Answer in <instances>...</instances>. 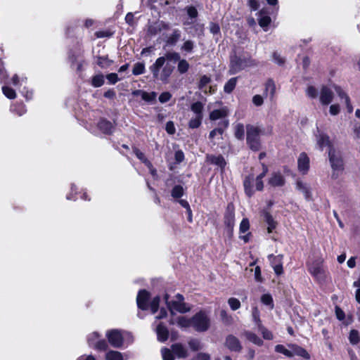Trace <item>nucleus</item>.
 I'll return each mask as SVG.
<instances>
[{"mask_svg":"<svg viewBox=\"0 0 360 360\" xmlns=\"http://www.w3.org/2000/svg\"><path fill=\"white\" fill-rule=\"evenodd\" d=\"M262 172L257 175L250 174L248 175L243 181V186L245 193L249 196H252L255 191H262L264 188L263 178L266 176L268 172L267 166L262 163Z\"/></svg>","mask_w":360,"mask_h":360,"instance_id":"nucleus-1","label":"nucleus"},{"mask_svg":"<svg viewBox=\"0 0 360 360\" xmlns=\"http://www.w3.org/2000/svg\"><path fill=\"white\" fill-rule=\"evenodd\" d=\"M165 57H159L155 62L150 66L149 69L155 79L164 83H167L173 72V68L168 64L165 65Z\"/></svg>","mask_w":360,"mask_h":360,"instance_id":"nucleus-2","label":"nucleus"},{"mask_svg":"<svg viewBox=\"0 0 360 360\" xmlns=\"http://www.w3.org/2000/svg\"><path fill=\"white\" fill-rule=\"evenodd\" d=\"M164 299L172 315L175 312L185 314L191 310V305L184 302V296L181 294H176L171 300H169V295L166 294Z\"/></svg>","mask_w":360,"mask_h":360,"instance_id":"nucleus-3","label":"nucleus"},{"mask_svg":"<svg viewBox=\"0 0 360 360\" xmlns=\"http://www.w3.org/2000/svg\"><path fill=\"white\" fill-rule=\"evenodd\" d=\"M149 297L150 293L148 291L145 290H140L136 297L137 306L142 310H147L150 307L151 313L155 314L158 311L159 307L160 297L156 296L153 297L150 304L148 303Z\"/></svg>","mask_w":360,"mask_h":360,"instance_id":"nucleus-4","label":"nucleus"},{"mask_svg":"<svg viewBox=\"0 0 360 360\" xmlns=\"http://www.w3.org/2000/svg\"><path fill=\"white\" fill-rule=\"evenodd\" d=\"M106 337L109 343L114 347H121L124 342L131 343L133 342V337L130 333L120 331L116 329L107 331Z\"/></svg>","mask_w":360,"mask_h":360,"instance_id":"nucleus-5","label":"nucleus"},{"mask_svg":"<svg viewBox=\"0 0 360 360\" xmlns=\"http://www.w3.org/2000/svg\"><path fill=\"white\" fill-rule=\"evenodd\" d=\"M256 65V61L248 54L245 56H237L235 54L231 58L230 72L233 75L247 67L255 66Z\"/></svg>","mask_w":360,"mask_h":360,"instance_id":"nucleus-6","label":"nucleus"},{"mask_svg":"<svg viewBox=\"0 0 360 360\" xmlns=\"http://www.w3.org/2000/svg\"><path fill=\"white\" fill-rule=\"evenodd\" d=\"M247 143L252 150L257 151L261 148L260 136L262 129L257 126L247 125Z\"/></svg>","mask_w":360,"mask_h":360,"instance_id":"nucleus-7","label":"nucleus"},{"mask_svg":"<svg viewBox=\"0 0 360 360\" xmlns=\"http://www.w3.org/2000/svg\"><path fill=\"white\" fill-rule=\"evenodd\" d=\"M329 162L333 169L332 178L337 179L343 170V162L340 154L335 148H330L328 151Z\"/></svg>","mask_w":360,"mask_h":360,"instance_id":"nucleus-8","label":"nucleus"},{"mask_svg":"<svg viewBox=\"0 0 360 360\" xmlns=\"http://www.w3.org/2000/svg\"><path fill=\"white\" fill-rule=\"evenodd\" d=\"M192 327L198 332H204L210 326V320L206 312L200 311L192 316Z\"/></svg>","mask_w":360,"mask_h":360,"instance_id":"nucleus-9","label":"nucleus"},{"mask_svg":"<svg viewBox=\"0 0 360 360\" xmlns=\"http://www.w3.org/2000/svg\"><path fill=\"white\" fill-rule=\"evenodd\" d=\"M229 109L226 106H221L219 109L213 110L210 113V119L212 121L217 120H221L219 125L223 127L224 129H226L229 124V120L226 117L229 115Z\"/></svg>","mask_w":360,"mask_h":360,"instance_id":"nucleus-10","label":"nucleus"},{"mask_svg":"<svg viewBox=\"0 0 360 360\" xmlns=\"http://www.w3.org/2000/svg\"><path fill=\"white\" fill-rule=\"evenodd\" d=\"M87 342L90 347L98 350H105L108 344L105 340L101 338V335L97 332H93L87 336Z\"/></svg>","mask_w":360,"mask_h":360,"instance_id":"nucleus-11","label":"nucleus"},{"mask_svg":"<svg viewBox=\"0 0 360 360\" xmlns=\"http://www.w3.org/2000/svg\"><path fill=\"white\" fill-rule=\"evenodd\" d=\"M315 139L316 147L321 150H323L326 147L328 148V150L330 148H334L330 140V137L320 130H318L317 133L315 134Z\"/></svg>","mask_w":360,"mask_h":360,"instance_id":"nucleus-12","label":"nucleus"},{"mask_svg":"<svg viewBox=\"0 0 360 360\" xmlns=\"http://www.w3.org/2000/svg\"><path fill=\"white\" fill-rule=\"evenodd\" d=\"M224 345L231 352H240L242 349L239 340L233 335H229L226 338Z\"/></svg>","mask_w":360,"mask_h":360,"instance_id":"nucleus-13","label":"nucleus"},{"mask_svg":"<svg viewBox=\"0 0 360 360\" xmlns=\"http://www.w3.org/2000/svg\"><path fill=\"white\" fill-rule=\"evenodd\" d=\"M309 158L305 153L300 154L297 159V168L300 173L306 174L309 169Z\"/></svg>","mask_w":360,"mask_h":360,"instance_id":"nucleus-14","label":"nucleus"},{"mask_svg":"<svg viewBox=\"0 0 360 360\" xmlns=\"http://www.w3.org/2000/svg\"><path fill=\"white\" fill-rule=\"evenodd\" d=\"M333 93L330 88L323 86L321 89L319 101L322 105H327L333 101Z\"/></svg>","mask_w":360,"mask_h":360,"instance_id":"nucleus-15","label":"nucleus"},{"mask_svg":"<svg viewBox=\"0 0 360 360\" xmlns=\"http://www.w3.org/2000/svg\"><path fill=\"white\" fill-rule=\"evenodd\" d=\"M192 317L191 319L184 316H179L176 318H171L169 320V323L171 325L176 324L181 328H187L189 327H192Z\"/></svg>","mask_w":360,"mask_h":360,"instance_id":"nucleus-16","label":"nucleus"},{"mask_svg":"<svg viewBox=\"0 0 360 360\" xmlns=\"http://www.w3.org/2000/svg\"><path fill=\"white\" fill-rule=\"evenodd\" d=\"M235 221V214H234V208L233 205L229 204L227 206L225 217H224V224L225 225L230 229L232 230L234 226Z\"/></svg>","mask_w":360,"mask_h":360,"instance_id":"nucleus-17","label":"nucleus"},{"mask_svg":"<svg viewBox=\"0 0 360 360\" xmlns=\"http://www.w3.org/2000/svg\"><path fill=\"white\" fill-rule=\"evenodd\" d=\"M285 180L284 176L279 172H274L268 180V184L273 187H281L284 186Z\"/></svg>","mask_w":360,"mask_h":360,"instance_id":"nucleus-18","label":"nucleus"},{"mask_svg":"<svg viewBox=\"0 0 360 360\" xmlns=\"http://www.w3.org/2000/svg\"><path fill=\"white\" fill-rule=\"evenodd\" d=\"M250 229L249 220L247 218H244L240 224V238L247 243L250 240V233L248 232Z\"/></svg>","mask_w":360,"mask_h":360,"instance_id":"nucleus-19","label":"nucleus"},{"mask_svg":"<svg viewBox=\"0 0 360 360\" xmlns=\"http://www.w3.org/2000/svg\"><path fill=\"white\" fill-rule=\"evenodd\" d=\"M259 25L264 29V31L267 30L268 26L271 22V18L269 16L268 13L262 9L258 13Z\"/></svg>","mask_w":360,"mask_h":360,"instance_id":"nucleus-20","label":"nucleus"},{"mask_svg":"<svg viewBox=\"0 0 360 360\" xmlns=\"http://www.w3.org/2000/svg\"><path fill=\"white\" fill-rule=\"evenodd\" d=\"M309 273L316 279H321L323 276V270L320 263L314 262L309 265Z\"/></svg>","mask_w":360,"mask_h":360,"instance_id":"nucleus-21","label":"nucleus"},{"mask_svg":"<svg viewBox=\"0 0 360 360\" xmlns=\"http://www.w3.org/2000/svg\"><path fill=\"white\" fill-rule=\"evenodd\" d=\"M288 347L290 349L291 353H292V357L294 356H300L303 357L305 359H309L310 355L307 352L306 349L304 348L295 345V344H290L288 345Z\"/></svg>","mask_w":360,"mask_h":360,"instance_id":"nucleus-22","label":"nucleus"},{"mask_svg":"<svg viewBox=\"0 0 360 360\" xmlns=\"http://www.w3.org/2000/svg\"><path fill=\"white\" fill-rule=\"evenodd\" d=\"M206 160L208 162L219 167L221 170L224 169L226 165L224 157L221 155H207L206 156Z\"/></svg>","mask_w":360,"mask_h":360,"instance_id":"nucleus-23","label":"nucleus"},{"mask_svg":"<svg viewBox=\"0 0 360 360\" xmlns=\"http://www.w3.org/2000/svg\"><path fill=\"white\" fill-rule=\"evenodd\" d=\"M98 129L104 134H111L113 130V125L112 124L106 120H101L98 124Z\"/></svg>","mask_w":360,"mask_h":360,"instance_id":"nucleus-24","label":"nucleus"},{"mask_svg":"<svg viewBox=\"0 0 360 360\" xmlns=\"http://www.w3.org/2000/svg\"><path fill=\"white\" fill-rule=\"evenodd\" d=\"M336 93L338 94V96L342 98L345 100L346 107L347 109L348 112L351 113L353 111V106L350 103V99L349 96L341 89L339 86L335 87Z\"/></svg>","mask_w":360,"mask_h":360,"instance_id":"nucleus-25","label":"nucleus"},{"mask_svg":"<svg viewBox=\"0 0 360 360\" xmlns=\"http://www.w3.org/2000/svg\"><path fill=\"white\" fill-rule=\"evenodd\" d=\"M173 353L178 358H186L188 356L186 349L181 344H174L172 346Z\"/></svg>","mask_w":360,"mask_h":360,"instance_id":"nucleus-26","label":"nucleus"},{"mask_svg":"<svg viewBox=\"0 0 360 360\" xmlns=\"http://www.w3.org/2000/svg\"><path fill=\"white\" fill-rule=\"evenodd\" d=\"M262 217L268 225V232L271 233L273 230L276 229L277 223L274 221L272 216L267 212H264Z\"/></svg>","mask_w":360,"mask_h":360,"instance_id":"nucleus-27","label":"nucleus"},{"mask_svg":"<svg viewBox=\"0 0 360 360\" xmlns=\"http://www.w3.org/2000/svg\"><path fill=\"white\" fill-rule=\"evenodd\" d=\"M156 333L159 341L164 342L168 338V330L162 323L157 326Z\"/></svg>","mask_w":360,"mask_h":360,"instance_id":"nucleus-28","label":"nucleus"},{"mask_svg":"<svg viewBox=\"0 0 360 360\" xmlns=\"http://www.w3.org/2000/svg\"><path fill=\"white\" fill-rule=\"evenodd\" d=\"M245 338L249 340L250 342H252L253 344L257 345V346H262L263 345L262 340L258 337L256 334L250 332V331H245L243 333Z\"/></svg>","mask_w":360,"mask_h":360,"instance_id":"nucleus-29","label":"nucleus"},{"mask_svg":"<svg viewBox=\"0 0 360 360\" xmlns=\"http://www.w3.org/2000/svg\"><path fill=\"white\" fill-rule=\"evenodd\" d=\"M296 188L302 192L307 200H309L311 197V192L309 186L301 181H297Z\"/></svg>","mask_w":360,"mask_h":360,"instance_id":"nucleus-30","label":"nucleus"},{"mask_svg":"<svg viewBox=\"0 0 360 360\" xmlns=\"http://www.w3.org/2000/svg\"><path fill=\"white\" fill-rule=\"evenodd\" d=\"M139 94H141L142 99L147 102L154 101L157 96V94L155 92L148 93L146 91H136L133 92V94L134 95H137Z\"/></svg>","mask_w":360,"mask_h":360,"instance_id":"nucleus-31","label":"nucleus"},{"mask_svg":"<svg viewBox=\"0 0 360 360\" xmlns=\"http://www.w3.org/2000/svg\"><path fill=\"white\" fill-rule=\"evenodd\" d=\"M276 93V85L273 80L269 79L265 84L264 94L267 96L269 95L271 98L274 96Z\"/></svg>","mask_w":360,"mask_h":360,"instance_id":"nucleus-32","label":"nucleus"},{"mask_svg":"<svg viewBox=\"0 0 360 360\" xmlns=\"http://www.w3.org/2000/svg\"><path fill=\"white\" fill-rule=\"evenodd\" d=\"M181 37V32L179 30H174L172 34L168 37L166 43L168 45H174Z\"/></svg>","mask_w":360,"mask_h":360,"instance_id":"nucleus-33","label":"nucleus"},{"mask_svg":"<svg viewBox=\"0 0 360 360\" xmlns=\"http://www.w3.org/2000/svg\"><path fill=\"white\" fill-rule=\"evenodd\" d=\"M105 360H124V358L120 352L111 350L105 354Z\"/></svg>","mask_w":360,"mask_h":360,"instance_id":"nucleus-34","label":"nucleus"},{"mask_svg":"<svg viewBox=\"0 0 360 360\" xmlns=\"http://www.w3.org/2000/svg\"><path fill=\"white\" fill-rule=\"evenodd\" d=\"M236 82H237V78L236 77H233V78H231L224 85V90L226 93H231L233 89L234 88L236 87Z\"/></svg>","mask_w":360,"mask_h":360,"instance_id":"nucleus-35","label":"nucleus"},{"mask_svg":"<svg viewBox=\"0 0 360 360\" xmlns=\"http://www.w3.org/2000/svg\"><path fill=\"white\" fill-rule=\"evenodd\" d=\"M203 108H204L203 104L199 101L193 103L191 106V109L195 113V116H198V115L202 116Z\"/></svg>","mask_w":360,"mask_h":360,"instance_id":"nucleus-36","label":"nucleus"},{"mask_svg":"<svg viewBox=\"0 0 360 360\" xmlns=\"http://www.w3.org/2000/svg\"><path fill=\"white\" fill-rule=\"evenodd\" d=\"M104 84V77L103 75H96L94 76L91 81V84L94 87H100Z\"/></svg>","mask_w":360,"mask_h":360,"instance_id":"nucleus-37","label":"nucleus"},{"mask_svg":"<svg viewBox=\"0 0 360 360\" xmlns=\"http://www.w3.org/2000/svg\"><path fill=\"white\" fill-rule=\"evenodd\" d=\"M235 136L239 139L242 140L244 138L245 129L244 125L241 123H238L235 126Z\"/></svg>","mask_w":360,"mask_h":360,"instance_id":"nucleus-38","label":"nucleus"},{"mask_svg":"<svg viewBox=\"0 0 360 360\" xmlns=\"http://www.w3.org/2000/svg\"><path fill=\"white\" fill-rule=\"evenodd\" d=\"M275 351L278 353L283 354L287 357L292 358V353L290 349H287L283 345H277L275 347Z\"/></svg>","mask_w":360,"mask_h":360,"instance_id":"nucleus-39","label":"nucleus"},{"mask_svg":"<svg viewBox=\"0 0 360 360\" xmlns=\"http://www.w3.org/2000/svg\"><path fill=\"white\" fill-rule=\"evenodd\" d=\"M268 258L271 263V266H273L274 265L283 264V255H276V256L274 255H269Z\"/></svg>","mask_w":360,"mask_h":360,"instance_id":"nucleus-40","label":"nucleus"},{"mask_svg":"<svg viewBox=\"0 0 360 360\" xmlns=\"http://www.w3.org/2000/svg\"><path fill=\"white\" fill-rule=\"evenodd\" d=\"M189 69V64L185 59H180L177 65V70L181 74L186 73Z\"/></svg>","mask_w":360,"mask_h":360,"instance_id":"nucleus-41","label":"nucleus"},{"mask_svg":"<svg viewBox=\"0 0 360 360\" xmlns=\"http://www.w3.org/2000/svg\"><path fill=\"white\" fill-rule=\"evenodd\" d=\"M11 110L19 116H21L26 112L25 106L22 103L12 105Z\"/></svg>","mask_w":360,"mask_h":360,"instance_id":"nucleus-42","label":"nucleus"},{"mask_svg":"<svg viewBox=\"0 0 360 360\" xmlns=\"http://www.w3.org/2000/svg\"><path fill=\"white\" fill-rule=\"evenodd\" d=\"M146 68L145 64L143 63H136L134 64L132 73L134 75H139L143 74L145 72Z\"/></svg>","mask_w":360,"mask_h":360,"instance_id":"nucleus-43","label":"nucleus"},{"mask_svg":"<svg viewBox=\"0 0 360 360\" xmlns=\"http://www.w3.org/2000/svg\"><path fill=\"white\" fill-rule=\"evenodd\" d=\"M202 116L198 115L191 119L188 123V126L191 129H195L200 126L202 123Z\"/></svg>","mask_w":360,"mask_h":360,"instance_id":"nucleus-44","label":"nucleus"},{"mask_svg":"<svg viewBox=\"0 0 360 360\" xmlns=\"http://www.w3.org/2000/svg\"><path fill=\"white\" fill-rule=\"evenodd\" d=\"M184 190L181 186L176 185L172 190V196L174 198H179L183 196Z\"/></svg>","mask_w":360,"mask_h":360,"instance_id":"nucleus-45","label":"nucleus"},{"mask_svg":"<svg viewBox=\"0 0 360 360\" xmlns=\"http://www.w3.org/2000/svg\"><path fill=\"white\" fill-rule=\"evenodd\" d=\"M349 340L351 344H357L360 341L359 332L356 330H352L349 333Z\"/></svg>","mask_w":360,"mask_h":360,"instance_id":"nucleus-46","label":"nucleus"},{"mask_svg":"<svg viewBox=\"0 0 360 360\" xmlns=\"http://www.w3.org/2000/svg\"><path fill=\"white\" fill-rule=\"evenodd\" d=\"M3 94L9 99H13L16 97L15 91L9 86H4L2 87Z\"/></svg>","mask_w":360,"mask_h":360,"instance_id":"nucleus-47","label":"nucleus"},{"mask_svg":"<svg viewBox=\"0 0 360 360\" xmlns=\"http://www.w3.org/2000/svg\"><path fill=\"white\" fill-rule=\"evenodd\" d=\"M258 328L259 329L263 338L266 340H272L274 336L271 331L267 330L264 326H263L261 323L258 325Z\"/></svg>","mask_w":360,"mask_h":360,"instance_id":"nucleus-48","label":"nucleus"},{"mask_svg":"<svg viewBox=\"0 0 360 360\" xmlns=\"http://www.w3.org/2000/svg\"><path fill=\"white\" fill-rule=\"evenodd\" d=\"M261 302L266 305L269 306L270 309L274 308V304H273V299L271 295L269 294H264L261 297Z\"/></svg>","mask_w":360,"mask_h":360,"instance_id":"nucleus-49","label":"nucleus"},{"mask_svg":"<svg viewBox=\"0 0 360 360\" xmlns=\"http://www.w3.org/2000/svg\"><path fill=\"white\" fill-rule=\"evenodd\" d=\"M228 304L230 306L231 309L233 311L237 310L240 307V301L235 297L229 298L228 300Z\"/></svg>","mask_w":360,"mask_h":360,"instance_id":"nucleus-50","label":"nucleus"},{"mask_svg":"<svg viewBox=\"0 0 360 360\" xmlns=\"http://www.w3.org/2000/svg\"><path fill=\"white\" fill-rule=\"evenodd\" d=\"M134 153L136 156L143 162L145 165L150 166V161L145 157V155L137 148H134Z\"/></svg>","mask_w":360,"mask_h":360,"instance_id":"nucleus-51","label":"nucleus"},{"mask_svg":"<svg viewBox=\"0 0 360 360\" xmlns=\"http://www.w3.org/2000/svg\"><path fill=\"white\" fill-rule=\"evenodd\" d=\"M111 63L112 61L105 57H99L97 60V64L102 68H108Z\"/></svg>","mask_w":360,"mask_h":360,"instance_id":"nucleus-52","label":"nucleus"},{"mask_svg":"<svg viewBox=\"0 0 360 360\" xmlns=\"http://www.w3.org/2000/svg\"><path fill=\"white\" fill-rule=\"evenodd\" d=\"M172 352L170 349L167 348H163L161 350L162 356L163 360H174V356Z\"/></svg>","mask_w":360,"mask_h":360,"instance_id":"nucleus-53","label":"nucleus"},{"mask_svg":"<svg viewBox=\"0 0 360 360\" xmlns=\"http://www.w3.org/2000/svg\"><path fill=\"white\" fill-rule=\"evenodd\" d=\"M188 345L193 351H197L201 349V343L197 339H192L188 342Z\"/></svg>","mask_w":360,"mask_h":360,"instance_id":"nucleus-54","label":"nucleus"},{"mask_svg":"<svg viewBox=\"0 0 360 360\" xmlns=\"http://www.w3.org/2000/svg\"><path fill=\"white\" fill-rule=\"evenodd\" d=\"M194 48V43L191 40L186 41L181 46V50L186 52L192 51Z\"/></svg>","mask_w":360,"mask_h":360,"instance_id":"nucleus-55","label":"nucleus"},{"mask_svg":"<svg viewBox=\"0 0 360 360\" xmlns=\"http://www.w3.org/2000/svg\"><path fill=\"white\" fill-rule=\"evenodd\" d=\"M210 82V78L206 75H203L201 77L200 80L198 84V88L200 89L203 90V89L209 84Z\"/></svg>","mask_w":360,"mask_h":360,"instance_id":"nucleus-56","label":"nucleus"},{"mask_svg":"<svg viewBox=\"0 0 360 360\" xmlns=\"http://www.w3.org/2000/svg\"><path fill=\"white\" fill-rule=\"evenodd\" d=\"M306 94L308 97L311 98H315L317 97V91L315 87L313 86H309L307 87L306 90Z\"/></svg>","mask_w":360,"mask_h":360,"instance_id":"nucleus-57","label":"nucleus"},{"mask_svg":"<svg viewBox=\"0 0 360 360\" xmlns=\"http://www.w3.org/2000/svg\"><path fill=\"white\" fill-rule=\"evenodd\" d=\"M106 79H108L109 83L111 84H114L120 80V79L118 77L117 74H116V73H110V74L107 75Z\"/></svg>","mask_w":360,"mask_h":360,"instance_id":"nucleus-58","label":"nucleus"},{"mask_svg":"<svg viewBox=\"0 0 360 360\" xmlns=\"http://www.w3.org/2000/svg\"><path fill=\"white\" fill-rule=\"evenodd\" d=\"M252 103L255 106H261L264 103L263 97L261 95L257 94L252 97Z\"/></svg>","mask_w":360,"mask_h":360,"instance_id":"nucleus-59","label":"nucleus"},{"mask_svg":"<svg viewBox=\"0 0 360 360\" xmlns=\"http://www.w3.org/2000/svg\"><path fill=\"white\" fill-rule=\"evenodd\" d=\"M171 98L172 94L169 92L165 91L160 95L159 101L160 103H164L169 101Z\"/></svg>","mask_w":360,"mask_h":360,"instance_id":"nucleus-60","label":"nucleus"},{"mask_svg":"<svg viewBox=\"0 0 360 360\" xmlns=\"http://www.w3.org/2000/svg\"><path fill=\"white\" fill-rule=\"evenodd\" d=\"M166 58L176 62L180 60V55L176 52H169L166 54Z\"/></svg>","mask_w":360,"mask_h":360,"instance_id":"nucleus-61","label":"nucleus"},{"mask_svg":"<svg viewBox=\"0 0 360 360\" xmlns=\"http://www.w3.org/2000/svg\"><path fill=\"white\" fill-rule=\"evenodd\" d=\"M225 129L223 128V127L221 126H219V127L213 129L212 131H210V137L211 139L214 138L217 134H220L221 135L224 132Z\"/></svg>","mask_w":360,"mask_h":360,"instance_id":"nucleus-62","label":"nucleus"},{"mask_svg":"<svg viewBox=\"0 0 360 360\" xmlns=\"http://www.w3.org/2000/svg\"><path fill=\"white\" fill-rule=\"evenodd\" d=\"M252 318L255 323L258 325L261 323L260 318H259V311L257 307H254L252 309Z\"/></svg>","mask_w":360,"mask_h":360,"instance_id":"nucleus-63","label":"nucleus"},{"mask_svg":"<svg viewBox=\"0 0 360 360\" xmlns=\"http://www.w3.org/2000/svg\"><path fill=\"white\" fill-rule=\"evenodd\" d=\"M187 13L191 18H195L198 15V11L196 8L193 6H190L186 8Z\"/></svg>","mask_w":360,"mask_h":360,"instance_id":"nucleus-64","label":"nucleus"}]
</instances>
